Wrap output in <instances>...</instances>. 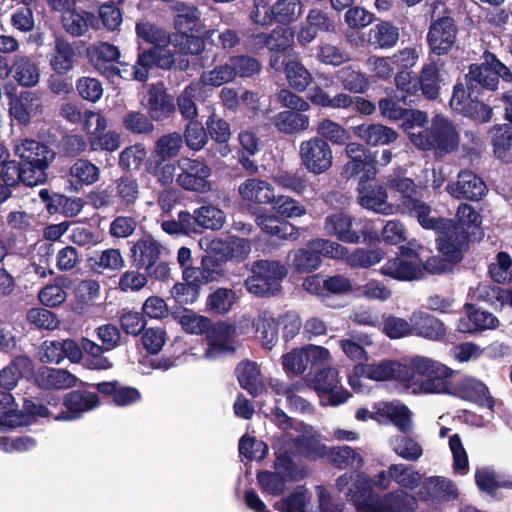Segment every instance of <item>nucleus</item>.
Segmentation results:
<instances>
[{
	"mask_svg": "<svg viewBox=\"0 0 512 512\" xmlns=\"http://www.w3.org/2000/svg\"><path fill=\"white\" fill-rule=\"evenodd\" d=\"M467 318L459 320L457 330L462 333H474L485 329H494L499 320L490 312L480 310L474 304L466 303Z\"/></svg>",
	"mask_w": 512,
	"mask_h": 512,
	"instance_id": "7c9ffc66",
	"label": "nucleus"
},
{
	"mask_svg": "<svg viewBox=\"0 0 512 512\" xmlns=\"http://www.w3.org/2000/svg\"><path fill=\"white\" fill-rule=\"evenodd\" d=\"M173 10L175 12L173 23L177 30L176 33H202L206 30L202 13L194 4L177 2Z\"/></svg>",
	"mask_w": 512,
	"mask_h": 512,
	"instance_id": "b1692460",
	"label": "nucleus"
},
{
	"mask_svg": "<svg viewBox=\"0 0 512 512\" xmlns=\"http://www.w3.org/2000/svg\"><path fill=\"white\" fill-rule=\"evenodd\" d=\"M150 52H139L134 64L117 61L114 66L113 78L120 77L125 81L146 82L149 78V71L156 68V65L149 60Z\"/></svg>",
	"mask_w": 512,
	"mask_h": 512,
	"instance_id": "c756f323",
	"label": "nucleus"
},
{
	"mask_svg": "<svg viewBox=\"0 0 512 512\" xmlns=\"http://www.w3.org/2000/svg\"><path fill=\"white\" fill-rule=\"evenodd\" d=\"M14 152L20 159L23 173L29 175L26 179L30 183L37 186L47 181V170L56 156L52 148L37 140L24 139L15 146Z\"/></svg>",
	"mask_w": 512,
	"mask_h": 512,
	"instance_id": "0eeeda50",
	"label": "nucleus"
},
{
	"mask_svg": "<svg viewBox=\"0 0 512 512\" xmlns=\"http://www.w3.org/2000/svg\"><path fill=\"white\" fill-rule=\"evenodd\" d=\"M302 286L310 294L319 297L343 294L352 289L350 280L342 275L325 277L322 274H313L304 279Z\"/></svg>",
	"mask_w": 512,
	"mask_h": 512,
	"instance_id": "412c9836",
	"label": "nucleus"
},
{
	"mask_svg": "<svg viewBox=\"0 0 512 512\" xmlns=\"http://www.w3.org/2000/svg\"><path fill=\"white\" fill-rule=\"evenodd\" d=\"M34 384L44 391L64 390L74 387L78 378L66 369L41 366L32 375Z\"/></svg>",
	"mask_w": 512,
	"mask_h": 512,
	"instance_id": "4be33fe9",
	"label": "nucleus"
},
{
	"mask_svg": "<svg viewBox=\"0 0 512 512\" xmlns=\"http://www.w3.org/2000/svg\"><path fill=\"white\" fill-rule=\"evenodd\" d=\"M357 189L362 207L385 215L392 212V205L387 202V192L383 186L358 183Z\"/></svg>",
	"mask_w": 512,
	"mask_h": 512,
	"instance_id": "c9c22d12",
	"label": "nucleus"
},
{
	"mask_svg": "<svg viewBox=\"0 0 512 512\" xmlns=\"http://www.w3.org/2000/svg\"><path fill=\"white\" fill-rule=\"evenodd\" d=\"M147 160V149L143 143L124 148L119 154V167L125 172L138 171Z\"/></svg>",
	"mask_w": 512,
	"mask_h": 512,
	"instance_id": "0e129e2a",
	"label": "nucleus"
},
{
	"mask_svg": "<svg viewBox=\"0 0 512 512\" xmlns=\"http://www.w3.org/2000/svg\"><path fill=\"white\" fill-rule=\"evenodd\" d=\"M345 154L349 158L341 170V176L345 179H358V183H368L377 174L376 156L364 145L350 142L345 147Z\"/></svg>",
	"mask_w": 512,
	"mask_h": 512,
	"instance_id": "9d476101",
	"label": "nucleus"
},
{
	"mask_svg": "<svg viewBox=\"0 0 512 512\" xmlns=\"http://www.w3.org/2000/svg\"><path fill=\"white\" fill-rule=\"evenodd\" d=\"M441 75L436 63L423 66L417 77L418 93L429 101L436 100L440 95Z\"/></svg>",
	"mask_w": 512,
	"mask_h": 512,
	"instance_id": "79ce46f5",
	"label": "nucleus"
},
{
	"mask_svg": "<svg viewBox=\"0 0 512 512\" xmlns=\"http://www.w3.org/2000/svg\"><path fill=\"white\" fill-rule=\"evenodd\" d=\"M465 76L469 79L471 90L483 87L487 91H495L499 79L503 78L508 81L512 77V73L507 66L493 56V60L489 64H472Z\"/></svg>",
	"mask_w": 512,
	"mask_h": 512,
	"instance_id": "f3484780",
	"label": "nucleus"
},
{
	"mask_svg": "<svg viewBox=\"0 0 512 512\" xmlns=\"http://www.w3.org/2000/svg\"><path fill=\"white\" fill-rule=\"evenodd\" d=\"M135 32L138 38L152 45L142 52L151 53L149 60L156 65V68L170 70L175 66V53L168 49L169 45L173 44V35L149 21L137 22Z\"/></svg>",
	"mask_w": 512,
	"mask_h": 512,
	"instance_id": "6e6552de",
	"label": "nucleus"
},
{
	"mask_svg": "<svg viewBox=\"0 0 512 512\" xmlns=\"http://www.w3.org/2000/svg\"><path fill=\"white\" fill-rule=\"evenodd\" d=\"M353 133L369 146L389 145L398 138V133L379 123H363L353 127Z\"/></svg>",
	"mask_w": 512,
	"mask_h": 512,
	"instance_id": "f704fd0d",
	"label": "nucleus"
},
{
	"mask_svg": "<svg viewBox=\"0 0 512 512\" xmlns=\"http://www.w3.org/2000/svg\"><path fill=\"white\" fill-rule=\"evenodd\" d=\"M238 191L243 200L260 205H272L275 198L274 187L258 178L246 179L240 184Z\"/></svg>",
	"mask_w": 512,
	"mask_h": 512,
	"instance_id": "58836bf2",
	"label": "nucleus"
},
{
	"mask_svg": "<svg viewBox=\"0 0 512 512\" xmlns=\"http://www.w3.org/2000/svg\"><path fill=\"white\" fill-rule=\"evenodd\" d=\"M62 404L66 410L55 415L54 419L71 421L79 419L85 412L97 408L100 405V398L95 392L76 389L64 395Z\"/></svg>",
	"mask_w": 512,
	"mask_h": 512,
	"instance_id": "6ab92c4d",
	"label": "nucleus"
},
{
	"mask_svg": "<svg viewBox=\"0 0 512 512\" xmlns=\"http://www.w3.org/2000/svg\"><path fill=\"white\" fill-rule=\"evenodd\" d=\"M380 273L397 281H413L422 277V268L415 261L395 256L385 262Z\"/></svg>",
	"mask_w": 512,
	"mask_h": 512,
	"instance_id": "2f4dec72",
	"label": "nucleus"
},
{
	"mask_svg": "<svg viewBox=\"0 0 512 512\" xmlns=\"http://www.w3.org/2000/svg\"><path fill=\"white\" fill-rule=\"evenodd\" d=\"M14 78L21 86L32 87L39 81V68L28 56H16L13 61Z\"/></svg>",
	"mask_w": 512,
	"mask_h": 512,
	"instance_id": "bf43d9fd",
	"label": "nucleus"
},
{
	"mask_svg": "<svg viewBox=\"0 0 512 512\" xmlns=\"http://www.w3.org/2000/svg\"><path fill=\"white\" fill-rule=\"evenodd\" d=\"M33 373L34 363L29 356H15L7 366L0 370V387L11 391L21 378L32 377Z\"/></svg>",
	"mask_w": 512,
	"mask_h": 512,
	"instance_id": "bb28decb",
	"label": "nucleus"
},
{
	"mask_svg": "<svg viewBox=\"0 0 512 512\" xmlns=\"http://www.w3.org/2000/svg\"><path fill=\"white\" fill-rule=\"evenodd\" d=\"M153 119L140 111H128L121 119L122 127L132 135H148L154 131Z\"/></svg>",
	"mask_w": 512,
	"mask_h": 512,
	"instance_id": "69168bd1",
	"label": "nucleus"
},
{
	"mask_svg": "<svg viewBox=\"0 0 512 512\" xmlns=\"http://www.w3.org/2000/svg\"><path fill=\"white\" fill-rule=\"evenodd\" d=\"M236 373L241 388L245 389L252 397H257L263 392L264 386L260 380V371L256 363L241 362L236 368Z\"/></svg>",
	"mask_w": 512,
	"mask_h": 512,
	"instance_id": "603ef678",
	"label": "nucleus"
},
{
	"mask_svg": "<svg viewBox=\"0 0 512 512\" xmlns=\"http://www.w3.org/2000/svg\"><path fill=\"white\" fill-rule=\"evenodd\" d=\"M88 264L96 273H103L105 270L118 271L124 267V259L119 249L109 248L95 252L88 258Z\"/></svg>",
	"mask_w": 512,
	"mask_h": 512,
	"instance_id": "4d7b16f0",
	"label": "nucleus"
},
{
	"mask_svg": "<svg viewBox=\"0 0 512 512\" xmlns=\"http://www.w3.org/2000/svg\"><path fill=\"white\" fill-rule=\"evenodd\" d=\"M390 190L399 192L402 197V206L410 215L417 218L419 224L424 228L431 213V207L422 200L416 198L417 186L413 179L395 176L387 181Z\"/></svg>",
	"mask_w": 512,
	"mask_h": 512,
	"instance_id": "dca6fc26",
	"label": "nucleus"
},
{
	"mask_svg": "<svg viewBox=\"0 0 512 512\" xmlns=\"http://www.w3.org/2000/svg\"><path fill=\"white\" fill-rule=\"evenodd\" d=\"M437 228H426L438 234L436 239L437 249L442 256L447 257L450 263L456 265L463 260L464 253L469 249L470 241H473L468 234L457 231L458 228H451L447 225L437 224Z\"/></svg>",
	"mask_w": 512,
	"mask_h": 512,
	"instance_id": "4468645a",
	"label": "nucleus"
},
{
	"mask_svg": "<svg viewBox=\"0 0 512 512\" xmlns=\"http://www.w3.org/2000/svg\"><path fill=\"white\" fill-rule=\"evenodd\" d=\"M315 132L316 135L314 137H321L329 144L337 146L347 145L351 138L350 133L341 124L330 118L318 121Z\"/></svg>",
	"mask_w": 512,
	"mask_h": 512,
	"instance_id": "5fc2aeb1",
	"label": "nucleus"
},
{
	"mask_svg": "<svg viewBox=\"0 0 512 512\" xmlns=\"http://www.w3.org/2000/svg\"><path fill=\"white\" fill-rule=\"evenodd\" d=\"M400 38L399 28L389 20H378L368 31L367 42L374 49L394 48Z\"/></svg>",
	"mask_w": 512,
	"mask_h": 512,
	"instance_id": "72a5a7b5",
	"label": "nucleus"
},
{
	"mask_svg": "<svg viewBox=\"0 0 512 512\" xmlns=\"http://www.w3.org/2000/svg\"><path fill=\"white\" fill-rule=\"evenodd\" d=\"M447 192L455 199L480 201L488 188L484 180L471 170H461L456 181H450L446 186Z\"/></svg>",
	"mask_w": 512,
	"mask_h": 512,
	"instance_id": "a211bd4d",
	"label": "nucleus"
},
{
	"mask_svg": "<svg viewBox=\"0 0 512 512\" xmlns=\"http://www.w3.org/2000/svg\"><path fill=\"white\" fill-rule=\"evenodd\" d=\"M394 80L397 87L396 98L400 99L405 105H417L420 100L417 77H413L410 71L401 70L396 73Z\"/></svg>",
	"mask_w": 512,
	"mask_h": 512,
	"instance_id": "6e6d98bb",
	"label": "nucleus"
},
{
	"mask_svg": "<svg viewBox=\"0 0 512 512\" xmlns=\"http://www.w3.org/2000/svg\"><path fill=\"white\" fill-rule=\"evenodd\" d=\"M372 419L380 421V418L388 419L402 433L411 430V412L406 405H395L385 403L371 416Z\"/></svg>",
	"mask_w": 512,
	"mask_h": 512,
	"instance_id": "37998d69",
	"label": "nucleus"
},
{
	"mask_svg": "<svg viewBox=\"0 0 512 512\" xmlns=\"http://www.w3.org/2000/svg\"><path fill=\"white\" fill-rule=\"evenodd\" d=\"M494 156L503 163L512 162V125L495 124L488 131Z\"/></svg>",
	"mask_w": 512,
	"mask_h": 512,
	"instance_id": "e433bc0d",
	"label": "nucleus"
},
{
	"mask_svg": "<svg viewBox=\"0 0 512 512\" xmlns=\"http://www.w3.org/2000/svg\"><path fill=\"white\" fill-rule=\"evenodd\" d=\"M314 240H310L305 247L293 252L291 267L299 274L311 273L319 268L322 259L319 250L313 246Z\"/></svg>",
	"mask_w": 512,
	"mask_h": 512,
	"instance_id": "49530a36",
	"label": "nucleus"
},
{
	"mask_svg": "<svg viewBox=\"0 0 512 512\" xmlns=\"http://www.w3.org/2000/svg\"><path fill=\"white\" fill-rule=\"evenodd\" d=\"M76 52L71 43L64 38H57L50 57V66L57 74H67L73 69Z\"/></svg>",
	"mask_w": 512,
	"mask_h": 512,
	"instance_id": "c03bdc74",
	"label": "nucleus"
},
{
	"mask_svg": "<svg viewBox=\"0 0 512 512\" xmlns=\"http://www.w3.org/2000/svg\"><path fill=\"white\" fill-rule=\"evenodd\" d=\"M256 224L263 233L270 237L280 240H296L299 237V230L296 226L275 214H258Z\"/></svg>",
	"mask_w": 512,
	"mask_h": 512,
	"instance_id": "c85d7f7f",
	"label": "nucleus"
},
{
	"mask_svg": "<svg viewBox=\"0 0 512 512\" xmlns=\"http://www.w3.org/2000/svg\"><path fill=\"white\" fill-rule=\"evenodd\" d=\"M179 168L176 183L183 190L198 194H206L212 190V169L203 159L184 158Z\"/></svg>",
	"mask_w": 512,
	"mask_h": 512,
	"instance_id": "9b49d317",
	"label": "nucleus"
},
{
	"mask_svg": "<svg viewBox=\"0 0 512 512\" xmlns=\"http://www.w3.org/2000/svg\"><path fill=\"white\" fill-rule=\"evenodd\" d=\"M465 83L457 82L453 87L450 106L453 110L470 118L475 123L484 124L490 122L493 117V109L478 98L487 91L483 87L470 89L469 79L464 77Z\"/></svg>",
	"mask_w": 512,
	"mask_h": 512,
	"instance_id": "1a4fd4ad",
	"label": "nucleus"
},
{
	"mask_svg": "<svg viewBox=\"0 0 512 512\" xmlns=\"http://www.w3.org/2000/svg\"><path fill=\"white\" fill-rule=\"evenodd\" d=\"M204 284L218 281L225 275V264L219 261L215 256L205 253L200 261V266L195 269H188Z\"/></svg>",
	"mask_w": 512,
	"mask_h": 512,
	"instance_id": "052dcab7",
	"label": "nucleus"
},
{
	"mask_svg": "<svg viewBox=\"0 0 512 512\" xmlns=\"http://www.w3.org/2000/svg\"><path fill=\"white\" fill-rule=\"evenodd\" d=\"M61 24L67 34L72 37L84 36L89 29L98 30V17L95 13L72 8L62 15Z\"/></svg>",
	"mask_w": 512,
	"mask_h": 512,
	"instance_id": "cd10ccee",
	"label": "nucleus"
},
{
	"mask_svg": "<svg viewBox=\"0 0 512 512\" xmlns=\"http://www.w3.org/2000/svg\"><path fill=\"white\" fill-rule=\"evenodd\" d=\"M310 500V493L299 487L280 502L275 503L274 508L280 512H307Z\"/></svg>",
	"mask_w": 512,
	"mask_h": 512,
	"instance_id": "774afa93",
	"label": "nucleus"
},
{
	"mask_svg": "<svg viewBox=\"0 0 512 512\" xmlns=\"http://www.w3.org/2000/svg\"><path fill=\"white\" fill-rule=\"evenodd\" d=\"M412 335L433 341L444 340L447 334L444 323L436 316L424 312L414 311L411 316Z\"/></svg>",
	"mask_w": 512,
	"mask_h": 512,
	"instance_id": "393cba45",
	"label": "nucleus"
},
{
	"mask_svg": "<svg viewBox=\"0 0 512 512\" xmlns=\"http://www.w3.org/2000/svg\"><path fill=\"white\" fill-rule=\"evenodd\" d=\"M458 396L480 406L494 407V398L490 395L487 385L473 377L463 378L457 386Z\"/></svg>",
	"mask_w": 512,
	"mask_h": 512,
	"instance_id": "4c0bfd02",
	"label": "nucleus"
},
{
	"mask_svg": "<svg viewBox=\"0 0 512 512\" xmlns=\"http://www.w3.org/2000/svg\"><path fill=\"white\" fill-rule=\"evenodd\" d=\"M236 329L232 324L224 321L210 324L209 329L205 333L208 342L205 355L208 358L216 359L222 355L232 354L235 352L232 339Z\"/></svg>",
	"mask_w": 512,
	"mask_h": 512,
	"instance_id": "aec40b11",
	"label": "nucleus"
},
{
	"mask_svg": "<svg viewBox=\"0 0 512 512\" xmlns=\"http://www.w3.org/2000/svg\"><path fill=\"white\" fill-rule=\"evenodd\" d=\"M140 198V185L136 177L126 173L104 188L89 194L91 204L97 208L111 207L117 212H131Z\"/></svg>",
	"mask_w": 512,
	"mask_h": 512,
	"instance_id": "f03ea898",
	"label": "nucleus"
},
{
	"mask_svg": "<svg viewBox=\"0 0 512 512\" xmlns=\"http://www.w3.org/2000/svg\"><path fill=\"white\" fill-rule=\"evenodd\" d=\"M366 375L369 379L376 381L395 379L407 382V378L411 374H409L408 364L395 360H384L378 364L367 365Z\"/></svg>",
	"mask_w": 512,
	"mask_h": 512,
	"instance_id": "ea45409f",
	"label": "nucleus"
},
{
	"mask_svg": "<svg viewBox=\"0 0 512 512\" xmlns=\"http://www.w3.org/2000/svg\"><path fill=\"white\" fill-rule=\"evenodd\" d=\"M147 108L150 118L155 121L169 118L175 112L174 96L167 92L163 83L154 84L149 89Z\"/></svg>",
	"mask_w": 512,
	"mask_h": 512,
	"instance_id": "a878e982",
	"label": "nucleus"
},
{
	"mask_svg": "<svg viewBox=\"0 0 512 512\" xmlns=\"http://www.w3.org/2000/svg\"><path fill=\"white\" fill-rule=\"evenodd\" d=\"M301 165L313 175L326 173L333 164L331 146L321 137H311L299 146Z\"/></svg>",
	"mask_w": 512,
	"mask_h": 512,
	"instance_id": "f8f14e48",
	"label": "nucleus"
},
{
	"mask_svg": "<svg viewBox=\"0 0 512 512\" xmlns=\"http://www.w3.org/2000/svg\"><path fill=\"white\" fill-rule=\"evenodd\" d=\"M255 332L266 349H272L278 340L280 321L267 311H260L252 322Z\"/></svg>",
	"mask_w": 512,
	"mask_h": 512,
	"instance_id": "a18cd8bd",
	"label": "nucleus"
},
{
	"mask_svg": "<svg viewBox=\"0 0 512 512\" xmlns=\"http://www.w3.org/2000/svg\"><path fill=\"white\" fill-rule=\"evenodd\" d=\"M145 171L153 177L161 187H169L175 178L176 166L168 159L149 156L145 161Z\"/></svg>",
	"mask_w": 512,
	"mask_h": 512,
	"instance_id": "3c124183",
	"label": "nucleus"
},
{
	"mask_svg": "<svg viewBox=\"0 0 512 512\" xmlns=\"http://www.w3.org/2000/svg\"><path fill=\"white\" fill-rule=\"evenodd\" d=\"M407 383L419 385L420 389L430 394L450 393L451 379L454 371L439 361L425 356H414L408 363Z\"/></svg>",
	"mask_w": 512,
	"mask_h": 512,
	"instance_id": "f257e3e1",
	"label": "nucleus"
},
{
	"mask_svg": "<svg viewBox=\"0 0 512 512\" xmlns=\"http://www.w3.org/2000/svg\"><path fill=\"white\" fill-rule=\"evenodd\" d=\"M83 365L91 370H108L112 368L111 361L103 356L104 348L88 338H82Z\"/></svg>",
	"mask_w": 512,
	"mask_h": 512,
	"instance_id": "13d9d810",
	"label": "nucleus"
},
{
	"mask_svg": "<svg viewBox=\"0 0 512 512\" xmlns=\"http://www.w3.org/2000/svg\"><path fill=\"white\" fill-rule=\"evenodd\" d=\"M183 283H176L172 290V296L177 303L187 305L194 303L200 294V290L204 283L197 278L188 269L182 271Z\"/></svg>",
	"mask_w": 512,
	"mask_h": 512,
	"instance_id": "de8ad7c7",
	"label": "nucleus"
},
{
	"mask_svg": "<svg viewBox=\"0 0 512 512\" xmlns=\"http://www.w3.org/2000/svg\"><path fill=\"white\" fill-rule=\"evenodd\" d=\"M86 55L95 70L107 79H113L114 66L120 58V50L117 46L100 42L88 47Z\"/></svg>",
	"mask_w": 512,
	"mask_h": 512,
	"instance_id": "5701e85b",
	"label": "nucleus"
},
{
	"mask_svg": "<svg viewBox=\"0 0 512 512\" xmlns=\"http://www.w3.org/2000/svg\"><path fill=\"white\" fill-rule=\"evenodd\" d=\"M214 33V29L204 30L202 33H174L173 45L179 47L183 54L200 55L205 49L206 42L214 45Z\"/></svg>",
	"mask_w": 512,
	"mask_h": 512,
	"instance_id": "a19ab883",
	"label": "nucleus"
},
{
	"mask_svg": "<svg viewBox=\"0 0 512 512\" xmlns=\"http://www.w3.org/2000/svg\"><path fill=\"white\" fill-rule=\"evenodd\" d=\"M294 447L300 456L309 461H317L327 454V447L313 435H297L294 438Z\"/></svg>",
	"mask_w": 512,
	"mask_h": 512,
	"instance_id": "680f3d73",
	"label": "nucleus"
},
{
	"mask_svg": "<svg viewBox=\"0 0 512 512\" xmlns=\"http://www.w3.org/2000/svg\"><path fill=\"white\" fill-rule=\"evenodd\" d=\"M459 133L453 122L437 114L429 125L414 137V146L421 151H430L437 157H443L458 149Z\"/></svg>",
	"mask_w": 512,
	"mask_h": 512,
	"instance_id": "20e7f679",
	"label": "nucleus"
},
{
	"mask_svg": "<svg viewBox=\"0 0 512 512\" xmlns=\"http://www.w3.org/2000/svg\"><path fill=\"white\" fill-rule=\"evenodd\" d=\"M204 86L201 82L189 83L177 97V106L185 119H195L198 115L196 102L203 100Z\"/></svg>",
	"mask_w": 512,
	"mask_h": 512,
	"instance_id": "8fccbe9b",
	"label": "nucleus"
},
{
	"mask_svg": "<svg viewBox=\"0 0 512 512\" xmlns=\"http://www.w3.org/2000/svg\"><path fill=\"white\" fill-rule=\"evenodd\" d=\"M336 78L342 88L350 93L364 94L370 88L368 76L351 65L342 67L336 72Z\"/></svg>",
	"mask_w": 512,
	"mask_h": 512,
	"instance_id": "09e8293b",
	"label": "nucleus"
},
{
	"mask_svg": "<svg viewBox=\"0 0 512 512\" xmlns=\"http://www.w3.org/2000/svg\"><path fill=\"white\" fill-rule=\"evenodd\" d=\"M457 34L458 26L453 17L444 15L431 21L426 37L430 51L437 56L448 54L456 43Z\"/></svg>",
	"mask_w": 512,
	"mask_h": 512,
	"instance_id": "2eb2a0df",
	"label": "nucleus"
},
{
	"mask_svg": "<svg viewBox=\"0 0 512 512\" xmlns=\"http://www.w3.org/2000/svg\"><path fill=\"white\" fill-rule=\"evenodd\" d=\"M287 268L277 260L260 259L252 263L251 275L245 280V288L254 296L269 298L278 295Z\"/></svg>",
	"mask_w": 512,
	"mask_h": 512,
	"instance_id": "423d86ee",
	"label": "nucleus"
},
{
	"mask_svg": "<svg viewBox=\"0 0 512 512\" xmlns=\"http://www.w3.org/2000/svg\"><path fill=\"white\" fill-rule=\"evenodd\" d=\"M457 221L445 219L442 217H431L427 219L424 228H437V224L447 225L451 228H458L457 231L465 232L473 241L481 240L484 236L482 216L471 205L461 203L457 209Z\"/></svg>",
	"mask_w": 512,
	"mask_h": 512,
	"instance_id": "ddd939ff",
	"label": "nucleus"
},
{
	"mask_svg": "<svg viewBox=\"0 0 512 512\" xmlns=\"http://www.w3.org/2000/svg\"><path fill=\"white\" fill-rule=\"evenodd\" d=\"M84 387H94L98 393L112 396L113 403L117 406H128L137 402L141 395L134 387L122 386L117 380L103 381L96 384L83 382Z\"/></svg>",
	"mask_w": 512,
	"mask_h": 512,
	"instance_id": "473e14b6",
	"label": "nucleus"
},
{
	"mask_svg": "<svg viewBox=\"0 0 512 512\" xmlns=\"http://www.w3.org/2000/svg\"><path fill=\"white\" fill-rule=\"evenodd\" d=\"M324 230L328 236L348 244L366 243L374 245L380 237L365 218H356L340 211L325 217Z\"/></svg>",
	"mask_w": 512,
	"mask_h": 512,
	"instance_id": "7ed1b4c3",
	"label": "nucleus"
},
{
	"mask_svg": "<svg viewBox=\"0 0 512 512\" xmlns=\"http://www.w3.org/2000/svg\"><path fill=\"white\" fill-rule=\"evenodd\" d=\"M309 117L292 110L281 111L273 117V125L285 134H296L309 127Z\"/></svg>",
	"mask_w": 512,
	"mask_h": 512,
	"instance_id": "864d4df0",
	"label": "nucleus"
},
{
	"mask_svg": "<svg viewBox=\"0 0 512 512\" xmlns=\"http://www.w3.org/2000/svg\"><path fill=\"white\" fill-rule=\"evenodd\" d=\"M166 254L167 249L151 235L142 236L130 248L132 265L137 270H144L155 281H165L170 276Z\"/></svg>",
	"mask_w": 512,
	"mask_h": 512,
	"instance_id": "39448f33",
	"label": "nucleus"
},
{
	"mask_svg": "<svg viewBox=\"0 0 512 512\" xmlns=\"http://www.w3.org/2000/svg\"><path fill=\"white\" fill-rule=\"evenodd\" d=\"M99 174V168L87 159H77L69 168V175L81 185L94 184Z\"/></svg>",
	"mask_w": 512,
	"mask_h": 512,
	"instance_id": "338daca9",
	"label": "nucleus"
},
{
	"mask_svg": "<svg viewBox=\"0 0 512 512\" xmlns=\"http://www.w3.org/2000/svg\"><path fill=\"white\" fill-rule=\"evenodd\" d=\"M236 302V293L230 288L220 287L213 291L206 300L208 311L219 315L227 314Z\"/></svg>",
	"mask_w": 512,
	"mask_h": 512,
	"instance_id": "e2e57ef3",
	"label": "nucleus"
}]
</instances>
